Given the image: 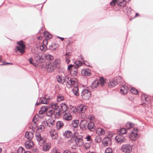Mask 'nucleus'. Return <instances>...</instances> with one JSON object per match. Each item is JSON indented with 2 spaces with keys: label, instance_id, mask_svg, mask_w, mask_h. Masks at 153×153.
<instances>
[{
  "label": "nucleus",
  "instance_id": "40",
  "mask_svg": "<svg viewBox=\"0 0 153 153\" xmlns=\"http://www.w3.org/2000/svg\"><path fill=\"white\" fill-rule=\"evenodd\" d=\"M44 36L45 38L49 39L52 37V35L47 31H45L44 32Z\"/></svg>",
  "mask_w": 153,
  "mask_h": 153
},
{
  "label": "nucleus",
  "instance_id": "25",
  "mask_svg": "<svg viewBox=\"0 0 153 153\" xmlns=\"http://www.w3.org/2000/svg\"><path fill=\"white\" fill-rule=\"evenodd\" d=\"M78 109L79 110V113H84L87 109V106L86 105H81L78 108Z\"/></svg>",
  "mask_w": 153,
  "mask_h": 153
},
{
  "label": "nucleus",
  "instance_id": "45",
  "mask_svg": "<svg viewBox=\"0 0 153 153\" xmlns=\"http://www.w3.org/2000/svg\"><path fill=\"white\" fill-rule=\"evenodd\" d=\"M24 48H23L19 46H17L16 48L17 51H19L21 53H23L25 52Z\"/></svg>",
  "mask_w": 153,
  "mask_h": 153
},
{
  "label": "nucleus",
  "instance_id": "16",
  "mask_svg": "<svg viewBox=\"0 0 153 153\" xmlns=\"http://www.w3.org/2000/svg\"><path fill=\"white\" fill-rule=\"evenodd\" d=\"M120 90L121 94H126L127 93L128 88L126 85H123L121 87Z\"/></svg>",
  "mask_w": 153,
  "mask_h": 153
},
{
  "label": "nucleus",
  "instance_id": "39",
  "mask_svg": "<svg viewBox=\"0 0 153 153\" xmlns=\"http://www.w3.org/2000/svg\"><path fill=\"white\" fill-rule=\"evenodd\" d=\"M44 57L48 60H52L54 59L53 56L50 54H45Z\"/></svg>",
  "mask_w": 153,
  "mask_h": 153
},
{
  "label": "nucleus",
  "instance_id": "41",
  "mask_svg": "<svg viewBox=\"0 0 153 153\" xmlns=\"http://www.w3.org/2000/svg\"><path fill=\"white\" fill-rule=\"evenodd\" d=\"M79 123V122L78 120H74L72 121L71 125L73 127L76 128L77 127L78 124Z\"/></svg>",
  "mask_w": 153,
  "mask_h": 153
},
{
  "label": "nucleus",
  "instance_id": "44",
  "mask_svg": "<svg viewBox=\"0 0 153 153\" xmlns=\"http://www.w3.org/2000/svg\"><path fill=\"white\" fill-rule=\"evenodd\" d=\"M134 127V124L130 122L127 123L126 125V127L128 129H131Z\"/></svg>",
  "mask_w": 153,
  "mask_h": 153
},
{
  "label": "nucleus",
  "instance_id": "23",
  "mask_svg": "<svg viewBox=\"0 0 153 153\" xmlns=\"http://www.w3.org/2000/svg\"><path fill=\"white\" fill-rule=\"evenodd\" d=\"M91 70L88 68L83 69L82 71V74L85 76H90L91 75Z\"/></svg>",
  "mask_w": 153,
  "mask_h": 153
},
{
  "label": "nucleus",
  "instance_id": "59",
  "mask_svg": "<svg viewBox=\"0 0 153 153\" xmlns=\"http://www.w3.org/2000/svg\"><path fill=\"white\" fill-rule=\"evenodd\" d=\"M37 121V120L36 117H34L33 119V122L35 125V126H36V123Z\"/></svg>",
  "mask_w": 153,
  "mask_h": 153
},
{
  "label": "nucleus",
  "instance_id": "29",
  "mask_svg": "<svg viewBox=\"0 0 153 153\" xmlns=\"http://www.w3.org/2000/svg\"><path fill=\"white\" fill-rule=\"evenodd\" d=\"M48 108L47 106L41 107L40 110L39 111V114H42L46 112L48 110Z\"/></svg>",
  "mask_w": 153,
  "mask_h": 153
},
{
  "label": "nucleus",
  "instance_id": "61",
  "mask_svg": "<svg viewBox=\"0 0 153 153\" xmlns=\"http://www.w3.org/2000/svg\"><path fill=\"white\" fill-rule=\"evenodd\" d=\"M44 128V127L43 125H40V126L39 127L38 129H40L42 131Z\"/></svg>",
  "mask_w": 153,
  "mask_h": 153
},
{
  "label": "nucleus",
  "instance_id": "43",
  "mask_svg": "<svg viewBox=\"0 0 153 153\" xmlns=\"http://www.w3.org/2000/svg\"><path fill=\"white\" fill-rule=\"evenodd\" d=\"M91 144L88 142L85 143L83 146V149L85 150L88 149L90 148Z\"/></svg>",
  "mask_w": 153,
  "mask_h": 153
},
{
  "label": "nucleus",
  "instance_id": "7",
  "mask_svg": "<svg viewBox=\"0 0 153 153\" xmlns=\"http://www.w3.org/2000/svg\"><path fill=\"white\" fill-rule=\"evenodd\" d=\"M137 128H134L133 130L131 131L129 135L130 139L132 140L135 141L137 137Z\"/></svg>",
  "mask_w": 153,
  "mask_h": 153
},
{
  "label": "nucleus",
  "instance_id": "6",
  "mask_svg": "<svg viewBox=\"0 0 153 153\" xmlns=\"http://www.w3.org/2000/svg\"><path fill=\"white\" fill-rule=\"evenodd\" d=\"M121 150L125 153H130L132 150L131 146L129 144L123 145L121 147Z\"/></svg>",
  "mask_w": 153,
  "mask_h": 153
},
{
  "label": "nucleus",
  "instance_id": "19",
  "mask_svg": "<svg viewBox=\"0 0 153 153\" xmlns=\"http://www.w3.org/2000/svg\"><path fill=\"white\" fill-rule=\"evenodd\" d=\"M33 137V133L31 132H26L25 134V138L29 140H31Z\"/></svg>",
  "mask_w": 153,
  "mask_h": 153
},
{
  "label": "nucleus",
  "instance_id": "52",
  "mask_svg": "<svg viewBox=\"0 0 153 153\" xmlns=\"http://www.w3.org/2000/svg\"><path fill=\"white\" fill-rule=\"evenodd\" d=\"M99 81V83H100L102 86L104 85L105 82L103 78L102 77H100Z\"/></svg>",
  "mask_w": 153,
  "mask_h": 153
},
{
  "label": "nucleus",
  "instance_id": "14",
  "mask_svg": "<svg viewBox=\"0 0 153 153\" xmlns=\"http://www.w3.org/2000/svg\"><path fill=\"white\" fill-rule=\"evenodd\" d=\"M68 84H66L67 87L68 88H70L72 86L76 85L77 84V80L75 78H72Z\"/></svg>",
  "mask_w": 153,
  "mask_h": 153
},
{
  "label": "nucleus",
  "instance_id": "28",
  "mask_svg": "<svg viewBox=\"0 0 153 153\" xmlns=\"http://www.w3.org/2000/svg\"><path fill=\"white\" fill-rule=\"evenodd\" d=\"M99 85V81L97 79L93 82L91 85V87L93 89H94L97 87Z\"/></svg>",
  "mask_w": 153,
  "mask_h": 153
},
{
  "label": "nucleus",
  "instance_id": "8",
  "mask_svg": "<svg viewBox=\"0 0 153 153\" xmlns=\"http://www.w3.org/2000/svg\"><path fill=\"white\" fill-rule=\"evenodd\" d=\"M115 140L117 142L120 143H122L126 141V140L124 136L121 134H118L115 137Z\"/></svg>",
  "mask_w": 153,
  "mask_h": 153
},
{
  "label": "nucleus",
  "instance_id": "57",
  "mask_svg": "<svg viewBox=\"0 0 153 153\" xmlns=\"http://www.w3.org/2000/svg\"><path fill=\"white\" fill-rule=\"evenodd\" d=\"M117 0H112L110 3V5L111 6H115L116 3H117Z\"/></svg>",
  "mask_w": 153,
  "mask_h": 153
},
{
  "label": "nucleus",
  "instance_id": "18",
  "mask_svg": "<svg viewBox=\"0 0 153 153\" xmlns=\"http://www.w3.org/2000/svg\"><path fill=\"white\" fill-rule=\"evenodd\" d=\"M63 136L66 138H71L73 136L72 132L70 131L67 130L63 133Z\"/></svg>",
  "mask_w": 153,
  "mask_h": 153
},
{
  "label": "nucleus",
  "instance_id": "10",
  "mask_svg": "<svg viewBox=\"0 0 153 153\" xmlns=\"http://www.w3.org/2000/svg\"><path fill=\"white\" fill-rule=\"evenodd\" d=\"M63 118L65 120L69 121L72 119L71 114L68 111H66L63 113Z\"/></svg>",
  "mask_w": 153,
  "mask_h": 153
},
{
  "label": "nucleus",
  "instance_id": "64",
  "mask_svg": "<svg viewBox=\"0 0 153 153\" xmlns=\"http://www.w3.org/2000/svg\"><path fill=\"white\" fill-rule=\"evenodd\" d=\"M46 98H47V100H48V101H49V100H50L51 99V97H46Z\"/></svg>",
  "mask_w": 153,
  "mask_h": 153
},
{
  "label": "nucleus",
  "instance_id": "2",
  "mask_svg": "<svg viewBox=\"0 0 153 153\" xmlns=\"http://www.w3.org/2000/svg\"><path fill=\"white\" fill-rule=\"evenodd\" d=\"M56 61H54V62H50L49 63H43L42 67L45 68L47 71L49 72H51L54 71L56 68H57L58 65V62L56 63Z\"/></svg>",
  "mask_w": 153,
  "mask_h": 153
},
{
  "label": "nucleus",
  "instance_id": "60",
  "mask_svg": "<svg viewBox=\"0 0 153 153\" xmlns=\"http://www.w3.org/2000/svg\"><path fill=\"white\" fill-rule=\"evenodd\" d=\"M29 61L30 63L34 65V64L33 62V60L32 58H30L29 59Z\"/></svg>",
  "mask_w": 153,
  "mask_h": 153
},
{
  "label": "nucleus",
  "instance_id": "11",
  "mask_svg": "<svg viewBox=\"0 0 153 153\" xmlns=\"http://www.w3.org/2000/svg\"><path fill=\"white\" fill-rule=\"evenodd\" d=\"M75 140L76 144L79 146H82L83 143L82 136L76 137Z\"/></svg>",
  "mask_w": 153,
  "mask_h": 153
},
{
  "label": "nucleus",
  "instance_id": "58",
  "mask_svg": "<svg viewBox=\"0 0 153 153\" xmlns=\"http://www.w3.org/2000/svg\"><path fill=\"white\" fill-rule=\"evenodd\" d=\"M74 67V65H73L72 64H70L69 65L67 69L69 71H70L71 70V69Z\"/></svg>",
  "mask_w": 153,
  "mask_h": 153
},
{
  "label": "nucleus",
  "instance_id": "63",
  "mask_svg": "<svg viewBox=\"0 0 153 153\" xmlns=\"http://www.w3.org/2000/svg\"><path fill=\"white\" fill-rule=\"evenodd\" d=\"M7 64H11V65H13V63H9V62H4V63H3V64H1L0 65H7Z\"/></svg>",
  "mask_w": 153,
  "mask_h": 153
},
{
  "label": "nucleus",
  "instance_id": "53",
  "mask_svg": "<svg viewBox=\"0 0 153 153\" xmlns=\"http://www.w3.org/2000/svg\"><path fill=\"white\" fill-rule=\"evenodd\" d=\"M141 99L143 100H145L146 101H148V97L147 95L144 94H143L142 95L141 97Z\"/></svg>",
  "mask_w": 153,
  "mask_h": 153
},
{
  "label": "nucleus",
  "instance_id": "5",
  "mask_svg": "<svg viewBox=\"0 0 153 153\" xmlns=\"http://www.w3.org/2000/svg\"><path fill=\"white\" fill-rule=\"evenodd\" d=\"M126 5L125 0H118L114 6L115 10L117 11L120 9L122 7H124Z\"/></svg>",
  "mask_w": 153,
  "mask_h": 153
},
{
  "label": "nucleus",
  "instance_id": "4",
  "mask_svg": "<svg viewBox=\"0 0 153 153\" xmlns=\"http://www.w3.org/2000/svg\"><path fill=\"white\" fill-rule=\"evenodd\" d=\"M91 92L89 90L85 89L83 90L81 93V96L84 100L88 99L90 97Z\"/></svg>",
  "mask_w": 153,
  "mask_h": 153
},
{
  "label": "nucleus",
  "instance_id": "31",
  "mask_svg": "<svg viewBox=\"0 0 153 153\" xmlns=\"http://www.w3.org/2000/svg\"><path fill=\"white\" fill-rule=\"evenodd\" d=\"M71 74L73 76H76L78 73L77 69L73 68L71 69V70L70 71Z\"/></svg>",
  "mask_w": 153,
  "mask_h": 153
},
{
  "label": "nucleus",
  "instance_id": "37",
  "mask_svg": "<svg viewBox=\"0 0 153 153\" xmlns=\"http://www.w3.org/2000/svg\"><path fill=\"white\" fill-rule=\"evenodd\" d=\"M74 64V68L77 69L82 65V62L80 61H76L75 62Z\"/></svg>",
  "mask_w": 153,
  "mask_h": 153
},
{
  "label": "nucleus",
  "instance_id": "27",
  "mask_svg": "<svg viewBox=\"0 0 153 153\" xmlns=\"http://www.w3.org/2000/svg\"><path fill=\"white\" fill-rule=\"evenodd\" d=\"M39 103L48 104L49 103V102L47 100V98L41 97L39 99Z\"/></svg>",
  "mask_w": 153,
  "mask_h": 153
},
{
  "label": "nucleus",
  "instance_id": "15",
  "mask_svg": "<svg viewBox=\"0 0 153 153\" xmlns=\"http://www.w3.org/2000/svg\"><path fill=\"white\" fill-rule=\"evenodd\" d=\"M48 44V41L46 39H44L43 42V44L41 45L40 46V50L43 51L45 52L47 49L46 45Z\"/></svg>",
  "mask_w": 153,
  "mask_h": 153
},
{
  "label": "nucleus",
  "instance_id": "26",
  "mask_svg": "<svg viewBox=\"0 0 153 153\" xmlns=\"http://www.w3.org/2000/svg\"><path fill=\"white\" fill-rule=\"evenodd\" d=\"M56 79L58 82L60 84H62L65 82V79L64 76H56Z\"/></svg>",
  "mask_w": 153,
  "mask_h": 153
},
{
  "label": "nucleus",
  "instance_id": "12",
  "mask_svg": "<svg viewBox=\"0 0 153 153\" xmlns=\"http://www.w3.org/2000/svg\"><path fill=\"white\" fill-rule=\"evenodd\" d=\"M87 128L90 131H94L96 129V126L94 123L90 122L88 123Z\"/></svg>",
  "mask_w": 153,
  "mask_h": 153
},
{
  "label": "nucleus",
  "instance_id": "50",
  "mask_svg": "<svg viewBox=\"0 0 153 153\" xmlns=\"http://www.w3.org/2000/svg\"><path fill=\"white\" fill-rule=\"evenodd\" d=\"M85 139L88 142V143H92V140L90 136L88 135L86 137Z\"/></svg>",
  "mask_w": 153,
  "mask_h": 153
},
{
  "label": "nucleus",
  "instance_id": "30",
  "mask_svg": "<svg viewBox=\"0 0 153 153\" xmlns=\"http://www.w3.org/2000/svg\"><path fill=\"white\" fill-rule=\"evenodd\" d=\"M96 133L98 135L100 136L105 134V131L102 128H99L96 131Z\"/></svg>",
  "mask_w": 153,
  "mask_h": 153
},
{
  "label": "nucleus",
  "instance_id": "56",
  "mask_svg": "<svg viewBox=\"0 0 153 153\" xmlns=\"http://www.w3.org/2000/svg\"><path fill=\"white\" fill-rule=\"evenodd\" d=\"M17 44L20 45L21 46L20 47H22L23 48H25V45L23 44V41H21L18 42L17 43Z\"/></svg>",
  "mask_w": 153,
  "mask_h": 153
},
{
  "label": "nucleus",
  "instance_id": "54",
  "mask_svg": "<svg viewBox=\"0 0 153 153\" xmlns=\"http://www.w3.org/2000/svg\"><path fill=\"white\" fill-rule=\"evenodd\" d=\"M53 113V110H50L48 112L47 111V115L48 116L50 117L51 116Z\"/></svg>",
  "mask_w": 153,
  "mask_h": 153
},
{
  "label": "nucleus",
  "instance_id": "3",
  "mask_svg": "<svg viewBox=\"0 0 153 153\" xmlns=\"http://www.w3.org/2000/svg\"><path fill=\"white\" fill-rule=\"evenodd\" d=\"M33 58L36 62L39 63H43L45 61V59L42 56V54L40 53L36 52L34 53Z\"/></svg>",
  "mask_w": 153,
  "mask_h": 153
},
{
  "label": "nucleus",
  "instance_id": "9",
  "mask_svg": "<svg viewBox=\"0 0 153 153\" xmlns=\"http://www.w3.org/2000/svg\"><path fill=\"white\" fill-rule=\"evenodd\" d=\"M36 139L40 143L43 144L45 142L46 139L41 136L39 132H36L35 134Z\"/></svg>",
  "mask_w": 153,
  "mask_h": 153
},
{
  "label": "nucleus",
  "instance_id": "47",
  "mask_svg": "<svg viewBox=\"0 0 153 153\" xmlns=\"http://www.w3.org/2000/svg\"><path fill=\"white\" fill-rule=\"evenodd\" d=\"M102 140V138L100 136L98 135L96 136L95 138V142L97 143H100Z\"/></svg>",
  "mask_w": 153,
  "mask_h": 153
},
{
  "label": "nucleus",
  "instance_id": "32",
  "mask_svg": "<svg viewBox=\"0 0 153 153\" xmlns=\"http://www.w3.org/2000/svg\"><path fill=\"white\" fill-rule=\"evenodd\" d=\"M118 80H113L109 82L108 83L109 86L111 88L116 86L118 83Z\"/></svg>",
  "mask_w": 153,
  "mask_h": 153
},
{
  "label": "nucleus",
  "instance_id": "49",
  "mask_svg": "<svg viewBox=\"0 0 153 153\" xmlns=\"http://www.w3.org/2000/svg\"><path fill=\"white\" fill-rule=\"evenodd\" d=\"M64 78L65 81L66 82L67 84H68L71 78H70L68 76H65Z\"/></svg>",
  "mask_w": 153,
  "mask_h": 153
},
{
  "label": "nucleus",
  "instance_id": "21",
  "mask_svg": "<svg viewBox=\"0 0 153 153\" xmlns=\"http://www.w3.org/2000/svg\"><path fill=\"white\" fill-rule=\"evenodd\" d=\"M87 124V121L85 120H82L80 124V128L82 130H85L86 128V125Z\"/></svg>",
  "mask_w": 153,
  "mask_h": 153
},
{
  "label": "nucleus",
  "instance_id": "33",
  "mask_svg": "<svg viewBox=\"0 0 153 153\" xmlns=\"http://www.w3.org/2000/svg\"><path fill=\"white\" fill-rule=\"evenodd\" d=\"M126 10L127 14L128 16L132 15L134 14V11L132 10L131 8L129 7H127L126 8Z\"/></svg>",
  "mask_w": 153,
  "mask_h": 153
},
{
  "label": "nucleus",
  "instance_id": "55",
  "mask_svg": "<svg viewBox=\"0 0 153 153\" xmlns=\"http://www.w3.org/2000/svg\"><path fill=\"white\" fill-rule=\"evenodd\" d=\"M105 153H113L112 150L111 148L108 147L105 150Z\"/></svg>",
  "mask_w": 153,
  "mask_h": 153
},
{
  "label": "nucleus",
  "instance_id": "1",
  "mask_svg": "<svg viewBox=\"0 0 153 153\" xmlns=\"http://www.w3.org/2000/svg\"><path fill=\"white\" fill-rule=\"evenodd\" d=\"M51 108L53 109V113L56 118H59L60 116L63 114L67 109V107L65 103H62L59 104L54 102H51Z\"/></svg>",
  "mask_w": 153,
  "mask_h": 153
},
{
  "label": "nucleus",
  "instance_id": "62",
  "mask_svg": "<svg viewBox=\"0 0 153 153\" xmlns=\"http://www.w3.org/2000/svg\"><path fill=\"white\" fill-rule=\"evenodd\" d=\"M63 153H72V152H71L69 150L66 149L64 151Z\"/></svg>",
  "mask_w": 153,
  "mask_h": 153
},
{
  "label": "nucleus",
  "instance_id": "20",
  "mask_svg": "<svg viewBox=\"0 0 153 153\" xmlns=\"http://www.w3.org/2000/svg\"><path fill=\"white\" fill-rule=\"evenodd\" d=\"M50 134L53 139H56L58 137V131L56 130L50 131Z\"/></svg>",
  "mask_w": 153,
  "mask_h": 153
},
{
  "label": "nucleus",
  "instance_id": "42",
  "mask_svg": "<svg viewBox=\"0 0 153 153\" xmlns=\"http://www.w3.org/2000/svg\"><path fill=\"white\" fill-rule=\"evenodd\" d=\"M64 96L61 94H58L57 96V100L58 102H60L64 100Z\"/></svg>",
  "mask_w": 153,
  "mask_h": 153
},
{
  "label": "nucleus",
  "instance_id": "34",
  "mask_svg": "<svg viewBox=\"0 0 153 153\" xmlns=\"http://www.w3.org/2000/svg\"><path fill=\"white\" fill-rule=\"evenodd\" d=\"M64 125V123L62 121H58L56 124V127L57 129H59L62 128Z\"/></svg>",
  "mask_w": 153,
  "mask_h": 153
},
{
  "label": "nucleus",
  "instance_id": "46",
  "mask_svg": "<svg viewBox=\"0 0 153 153\" xmlns=\"http://www.w3.org/2000/svg\"><path fill=\"white\" fill-rule=\"evenodd\" d=\"M126 129L125 128H121L118 132V134H125L126 132Z\"/></svg>",
  "mask_w": 153,
  "mask_h": 153
},
{
  "label": "nucleus",
  "instance_id": "22",
  "mask_svg": "<svg viewBox=\"0 0 153 153\" xmlns=\"http://www.w3.org/2000/svg\"><path fill=\"white\" fill-rule=\"evenodd\" d=\"M55 121L53 118L48 119L46 121L47 125L50 127H51L54 125Z\"/></svg>",
  "mask_w": 153,
  "mask_h": 153
},
{
  "label": "nucleus",
  "instance_id": "48",
  "mask_svg": "<svg viewBox=\"0 0 153 153\" xmlns=\"http://www.w3.org/2000/svg\"><path fill=\"white\" fill-rule=\"evenodd\" d=\"M130 91L132 94H138L137 90L134 88H131L130 90Z\"/></svg>",
  "mask_w": 153,
  "mask_h": 153
},
{
  "label": "nucleus",
  "instance_id": "17",
  "mask_svg": "<svg viewBox=\"0 0 153 153\" xmlns=\"http://www.w3.org/2000/svg\"><path fill=\"white\" fill-rule=\"evenodd\" d=\"M102 143L106 146L110 145L111 144V139L108 137H105L102 140Z\"/></svg>",
  "mask_w": 153,
  "mask_h": 153
},
{
  "label": "nucleus",
  "instance_id": "51",
  "mask_svg": "<svg viewBox=\"0 0 153 153\" xmlns=\"http://www.w3.org/2000/svg\"><path fill=\"white\" fill-rule=\"evenodd\" d=\"M25 152L24 149L22 147H19L18 150V153H25Z\"/></svg>",
  "mask_w": 153,
  "mask_h": 153
},
{
  "label": "nucleus",
  "instance_id": "35",
  "mask_svg": "<svg viewBox=\"0 0 153 153\" xmlns=\"http://www.w3.org/2000/svg\"><path fill=\"white\" fill-rule=\"evenodd\" d=\"M58 47V44L54 43L50 45L49 49L51 51H54Z\"/></svg>",
  "mask_w": 153,
  "mask_h": 153
},
{
  "label": "nucleus",
  "instance_id": "36",
  "mask_svg": "<svg viewBox=\"0 0 153 153\" xmlns=\"http://www.w3.org/2000/svg\"><path fill=\"white\" fill-rule=\"evenodd\" d=\"M72 91L75 96H78L79 95V94L78 92V88L77 86H74L73 89L72 90Z\"/></svg>",
  "mask_w": 153,
  "mask_h": 153
},
{
  "label": "nucleus",
  "instance_id": "38",
  "mask_svg": "<svg viewBox=\"0 0 153 153\" xmlns=\"http://www.w3.org/2000/svg\"><path fill=\"white\" fill-rule=\"evenodd\" d=\"M71 55V53L70 52L67 53L65 55V61L68 64L70 62V56Z\"/></svg>",
  "mask_w": 153,
  "mask_h": 153
},
{
  "label": "nucleus",
  "instance_id": "24",
  "mask_svg": "<svg viewBox=\"0 0 153 153\" xmlns=\"http://www.w3.org/2000/svg\"><path fill=\"white\" fill-rule=\"evenodd\" d=\"M51 147V143H48L45 144L42 147L43 150L45 152L49 150Z\"/></svg>",
  "mask_w": 153,
  "mask_h": 153
},
{
  "label": "nucleus",
  "instance_id": "13",
  "mask_svg": "<svg viewBox=\"0 0 153 153\" xmlns=\"http://www.w3.org/2000/svg\"><path fill=\"white\" fill-rule=\"evenodd\" d=\"M34 146L33 142L31 140H28L26 141L25 143V146L27 149H32Z\"/></svg>",
  "mask_w": 153,
  "mask_h": 153
}]
</instances>
